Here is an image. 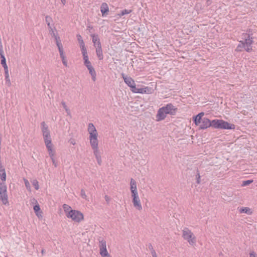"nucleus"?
I'll return each mask as SVG.
<instances>
[{
	"mask_svg": "<svg viewBox=\"0 0 257 257\" xmlns=\"http://www.w3.org/2000/svg\"><path fill=\"white\" fill-rule=\"evenodd\" d=\"M87 131L89 134V140L90 145L93 150L94 155L95 157L97 163L101 164V157L98 149V132L92 123L88 124Z\"/></svg>",
	"mask_w": 257,
	"mask_h": 257,
	"instance_id": "nucleus-1",
	"label": "nucleus"
},
{
	"mask_svg": "<svg viewBox=\"0 0 257 257\" xmlns=\"http://www.w3.org/2000/svg\"><path fill=\"white\" fill-rule=\"evenodd\" d=\"M212 126L214 128L233 130L235 125L231 124L222 119H213L211 121L207 118L204 117L199 124V128L204 130Z\"/></svg>",
	"mask_w": 257,
	"mask_h": 257,
	"instance_id": "nucleus-2",
	"label": "nucleus"
},
{
	"mask_svg": "<svg viewBox=\"0 0 257 257\" xmlns=\"http://www.w3.org/2000/svg\"><path fill=\"white\" fill-rule=\"evenodd\" d=\"M242 40L239 41V43L237 45L235 51L241 52L244 50L247 52H251L252 50V37L248 33H242Z\"/></svg>",
	"mask_w": 257,
	"mask_h": 257,
	"instance_id": "nucleus-3",
	"label": "nucleus"
},
{
	"mask_svg": "<svg viewBox=\"0 0 257 257\" xmlns=\"http://www.w3.org/2000/svg\"><path fill=\"white\" fill-rule=\"evenodd\" d=\"M182 237L190 245L194 246L196 245L197 241L196 237L188 227H184L182 230Z\"/></svg>",
	"mask_w": 257,
	"mask_h": 257,
	"instance_id": "nucleus-4",
	"label": "nucleus"
},
{
	"mask_svg": "<svg viewBox=\"0 0 257 257\" xmlns=\"http://www.w3.org/2000/svg\"><path fill=\"white\" fill-rule=\"evenodd\" d=\"M0 199L5 205L9 204L7 187L5 183H0Z\"/></svg>",
	"mask_w": 257,
	"mask_h": 257,
	"instance_id": "nucleus-5",
	"label": "nucleus"
},
{
	"mask_svg": "<svg viewBox=\"0 0 257 257\" xmlns=\"http://www.w3.org/2000/svg\"><path fill=\"white\" fill-rule=\"evenodd\" d=\"M68 218L71 219L76 222H80L84 219V216L82 213L76 210H74L70 213H68Z\"/></svg>",
	"mask_w": 257,
	"mask_h": 257,
	"instance_id": "nucleus-6",
	"label": "nucleus"
},
{
	"mask_svg": "<svg viewBox=\"0 0 257 257\" xmlns=\"http://www.w3.org/2000/svg\"><path fill=\"white\" fill-rule=\"evenodd\" d=\"M131 197L134 207L139 211L142 210L143 208L139 196L138 191L131 192Z\"/></svg>",
	"mask_w": 257,
	"mask_h": 257,
	"instance_id": "nucleus-7",
	"label": "nucleus"
},
{
	"mask_svg": "<svg viewBox=\"0 0 257 257\" xmlns=\"http://www.w3.org/2000/svg\"><path fill=\"white\" fill-rule=\"evenodd\" d=\"M122 77L125 83L131 88V90H134L136 87V83L134 80L131 77L125 75L124 74H121Z\"/></svg>",
	"mask_w": 257,
	"mask_h": 257,
	"instance_id": "nucleus-8",
	"label": "nucleus"
},
{
	"mask_svg": "<svg viewBox=\"0 0 257 257\" xmlns=\"http://www.w3.org/2000/svg\"><path fill=\"white\" fill-rule=\"evenodd\" d=\"M46 147L47 149L49 156H52L55 154V151L53 149V145L52 143L51 138L44 139Z\"/></svg>",
	"mask_w": 257,
	"mask_h": 257,
	"instance_id": "nucleus-9",
	"label": "nucleus"
},
{
	"mask_svg": "<svg viewBox=\"0 0 257 257\" xmlns=\"http://www.w3.org/2000/svg\"><path fill=\"white\" fill-rule=\"evenodd\" d=\"M41 126L44 139L51 138L50 131L49 130L48 126L46 124L44 121L41 123Z\"/></svg>",
	"mask_w": 257,
	"mask_h": 257,
	"instance_id": "nucleus-10",
	"label": "nucleus"
},
{
	"mask_svg": "<svg viewBox=\"0 0 257 257\" xmlns=\"http://www.w3.org/2000/svg\"><path fill=\"white\" fill-rule=\"evenodd\" d=\"M167 114L174 115L177 110L172 104L168 103L166 106L162 107Z\"/></svg>",
	"mask_w": 257,
	"mask_h": 257,
	"instance_id": "nucleus-11",
	"label": "nucleus"
},
{
	"mask_svg": "<svg viewBox=\"0 0 257 257\" xmlns=\"http://www.w3.org/2000/svg\"><path fill=\"white\" fill-rule=\"evenodd\" d=\"M52 37H54L55 40L56 44L58 48L59 51L63 50V45L61 43L60 38L58 35V33H52Z\"/></svg>",
	"mask_w": 257,
	"mask_h": 257,
	"instance_id": "nucleus-12",
	"label": "nucleus"
},
{
	"mask_svg": "<svg viewBox=\"0 0 257 257\" xmlns=\"http://www.w3.org/2000/svg\"><path fill=\"white\" fill-rule=\"evenodd\" d=\"M150 90L148 87L138 88L135 87L134 90H132V92L135 93H149Z\"/></svg>",
	"mask_w": 257,
	"mask_h": 257,
	"instance_id": "nucleus-13",
	"label": "nucleus"
},
{
	"mask_svg": "<svg viewBox=\"0 0 257 257\" xmlns=\"http://www.w3.org/2000/svg\"><path fill=\"white\" fill-rule=\"evenodd\" d=\"M163 107L159 109L156 115L157 120L158 121L164 120L166 117L167 113H166Z\"/></svg>",
	"mask_w": 257,
	"mask_h": 257,
	"instance_id": "nucleus-14",
	"label": "nucleus"
},
{
	"mask_svg": "<svg viewBox=\"0 0 257 257\" xmlns=\"http://www.w3.org/2000/svg\"><path fill=\"white\" fill-rule=\"evenodd\" d=\"M100 12L102 17H106L109 12V8L106 3H103L100 6Z\"/></svg>",
	"mask_w": 257,
	"mask_h": 257,
	"instance_id": "nucleus-15",
	"label": "nucleus"
},
{
	"mask_svg": "<svg viewBox=\"0 0 257 257\" xmlns=\"http://www.w3.org/2000/svg\"><path fill=\"white\" fill-rule=\"evenodd\" d=\"M92 42L93 43L94 46L96 49L97 48H100L101 47V43L99 39L98 38L97 35L93 34L91 35Z\"/></svg>",
	"mask_w": 257,
	"mask_h": 257,
	"instance_id": "nucleus-16",
	"label": "nucleus"
},
{
	"mask_svg": "<svg viewBox=\"0 0 257 257\" xmlns=\"http://www.w3.org/2000/svg\"><path fill=\"white\" fill-rule=\"evenodd\" d=\"M204 115V113L202 112L193 117V121L196 125H199L202 120V117Z\"/></svg>",
	"mask_w": 257,
	"mask_h": 257,
	"instance_id": "nucleus-17",
	"label": "nucleus"
},
{
	"mask_svg": "<svg viewBox=\"0 0 257 257\" xmlns=\"http://www.w3.org/2000/svg\"><path fill=\"white\" fill-rule=\"evenodd\" d=\"M32 202L33 203L35 202L36 203V204L34 206V210L36 215L38 217L41 216V212L40 211V205L38 204V203L37 202V200L33 198Z\"/></svg>",
	"mask_w": 257,
	"mask_h": 257,
	"instance_id": "nucleus-18",
	"label": "nucleus"
},
{
	"mask_svg": "<svg viewBox=\"0 0 257 257\" xmlns=\"http://www.w3.org/2000/svg\"><path fill=\"white\" fill-rule=\"evenodd\" d=\"M130 191L131 192L138 191L136 181L133 178L130 180Z\"/></svg>",
	"mask_w": 257,
	"mask_h": 257,
	"instance_id": "nucleus-19",
	"label": "nucleus"
},
{
	"mask_svg": "<svg viewBox=\"0 0 257 257\" xmlns=\"http://www.w3.org/2000/svg\"><path fill=\"white\" fill-rule=\"evenodd\" d=\"M59 52L60 56V57L61 58L63 64L65 66L67 67V66H68L67 65V60L66 59V57L65 55L64 54V50H61V51H59Z\"/></svg>",
	"mask_w": 257,
	"mask_h": 257,
	"instance_id": "nucleus-20",
	"label": "nucleus"
},
{
	"mask_svg": "<svg viewBox=\"0 0 257 257\" xmlns=\"http://www.w3.org/2000/svg\"><path fill=\"white\" fill-rule=\"evenodd\" d=\"M99 251L106 250V243L105 240L101 239L99 240Z\"/></svg>",
	"mask_w": 257,
	"mask_h": 257,
	"instance_id": "nucleus-21",
	"label": "nucleus"
},
{
	"mask_svg": "<svg viewBox=\"0 0 257 257\" xmlns=\"http://www.w3.org/2000/svg\"><path fill=\"white\" fill-rule=\"evenodd\" d=\"M63 208L64 209V212L67 217L68 216V213H70L71 211L74 210L71 209V207L69 205L66 204L63 205Z\"/></svg>",
	"mask_w": 257,
	"mask_h": 257,
	"instance_id": "nucleus-22",
	"label": "nucleus"
},
{
	"mask_svg": "<svg viewBox=\"0 0 257 257\" xmlns=\"http://www.w3.org/2000/svg\"><path fill=\"white\" fill-rule=\"evenodd\" d=\"M96 53L97 57L98 58L99 60H102L103 59V55H102V51L101 49V47L100 48H97L96 49Z\"/></svg>",
	"mask_w": 257,
	"mask_h": 257,
	"instance_id": "nucleus-23",
	"label": "nucleus"
},
{
	"mask_svg": "<svg viewBox=\"0 0 257 257\" xmlns=\"http://www.w3.org/2000/svg\"><path fill=\"white\" fill-rule=\"evenodd\" d=\"M0 172H1V174H0L1 179L3 181H5L6 180V173L5 169L1 168Z\"/></svg>",
	"mask_w": 257,
	"mask_h": 257,
	"instance_id": "nucleus-24",
	"label": "nucleus"
},
{
	"mask_svg": "<svg viewBox=\"0 0 257 257\" xmlns=\"http://www.w3.org/2000/svg\"><path fill=\"white\" fill-rule=\"evenodd\" d=\"M132 10L124 9V10H122L119 14H118V16L119 17H121L123 16H124V15L130 14L131 13H132Z\"/></svg>",
	"mask_w": 257,
	"mask_h": 257,
	"instance_id": "nucleus-25",
	"label": "nucleus"
},
{
	"mask_svg": "<svg viewBox=\"0 0 257 257\" xmlns=\"http://www.w3.org/2000/svg\"><path fill=\"white\" fill-rule=\"evenodd\" d=\"M239 212L240 213H247L248 214H250L251 213V212L250 211V209L249 208H248V207H243V208H241L239 210Z\"/></svg>",
	"mask_w": 257,
	"mask_h": 257,
	"instance_id": "nucleus-26",
	"label": "nucleus"
},
{
	"mask_svg": "<svg viewBox=\"0 0 257 257\" xmlns=\"http://www.w3.org/2000/svg\"><path fill=\"white\" fill-rule=\"evenodd\" d=\"M89 72L91 76L92 79L93 81H95L96 79V74L94 69L90 70Z\"/></svg>",
	"mask_w": 257,
	"mask_h": 257,
	"instance_id": "nucleus-27",
	"label": "nucleus"
},
{
	"mask_svg": "<svg viewBox=\"0 0 257 257\" xmlns=\"http://www.w3.org/2000/svg\"><path fill=\"white\" fill-rule=\"evenodd\" d=\"M45 20H46V23L47 24L48 26L52 31V27L51 26V23L52 21V18L50 16H47L45 17Z\"/></svg>",
	"mask_w": 257,
	"mask_h": 257,
	"instance_id": "nucleus-28",
	"label": "nucleus"
},
{
	"mask_svg": "<svg viewBox=\"0 0 257 257\" xmlns=\"http://www.w3.org/2000/svg\"><path fill=\"white\" fill-rule=\"evenodd\" d=\"M61 104L63 106V107H64V108L65 109L66 113H67V114L68 115H70V114H71V112H70V109H69V108L67 107L66 103L65 101H62L61 102Z\"/></svg>",
	"mask_w": 257,
	"mask_h": 257,
	"instance_id": "nucleus-29",
	"label": "nucleus"
},
{
	"mask_svg": "<svg viewBox=\"0 0 257 257\" xmlns=\"http://www.w3.org/2000/svg\"><path fill=\"white\" fill-rule=\"evenodd\" d=\"M23 180L24 181L26 188L29 191L31 192V185H30V184L29 181L25 178H24Z\"/></svg>",
	"mask_w": 257,
	"mask_h": 257,
	"instance_id": "nucleus-30",
	"label": "nucleus"
},
{
	"mask_svg": "<svg viewBox=\"0 0 257 257\" xmlns=\"http://www.w3.org/2000/svg\"><path fill=\"white\" fill-rule=\"evenodd\" d=\"M82 54L83 57L84 63L89 61V58L87 53V50H84L82 52Z\"/></svg>",
	"mask_w": 257,
	"mask_h": 257,
	"instance_id": "nucleus-31",
	"label": "nucleus"
},
{
	"mask_svg": "<svg viewBox=\"0 0 257 257\" xmlns=\"http://www.w3.org/2000/svg\"><path fill=\"white\" fill-rule=\"evenodd\" d=\"M1 58V64L2 65L3 67H5L6 66H7V63H6V60L5 58V57L4 56V54L0 55Z\"/></svg>",
	"mask_w": 257,
	"mask_h": 257,
	"instance_id": "nucleus-32",
	"label": "nucleus"
},
{
	"mask_svg": "<svg viewBox=\"0 0 257 257\" xmlns=\"http://www.w3.org/2000/svg\"><path fill=\"white\" fill-rule=\"evenodd\" d=\"M31 182L34 187H35V189L38 190L39 189V185L38 181L37 180L34 179L32 180Z\"/></svg>",
	"mask_w": 257,
	"mask_h": 257,
	"instance_id": "nucleus-33",
	"label": "nucleus"
},
{
	"mask_svg": "<svg viewBox=\"0 0 257 257\" xmlns=\"http://www.w3.org/2000/svg\"><path fill=\"white\" fill-rule=\"evenodd\" d=\"M99 253L102 257H111L107 249L104 251H99Z\"/></svg>",
	"mask_w": 257,
	"mask_h": 257,
	"instance_id": "nucleus-34",
	"label": "nucleus"
},
{
	"mask_svg": "<svg viewBox=\"0 0 257 257\" xmlns=\"http://www.w3.org/2000/svg\"><path fill=\"white\" fill-rule=\"evenodd\" d=\"M5 76V80H6V84L10 87L11 85V82L10 78L9 75H6Z\"/></svg>",
	"mask_w": 257,
	"mask_h": 257,
	"instance_id": "nucleus-35",
	"label": "nucleus"
},
{
	"mask_svg": "<svg viewBox=\"0 0 257 257\" xmlns=\"http://www.w3.org/2000/svg\"><path fill=\"white\" fill-rule=\"evenodd\" d=\"M55 154H53L52 156H49L51 160H52V163L53 164V165L55 167H57V163L56 162V161L55 159Z\"/></svg>",
	"mask_w": 257,
	"mask_h": 257,
	"instance_id": "nucleus-36",
	"label": "nucleus"
},
{
	"mask_svg": "<svg viewBox=\"0 0 257 257\" xmlns=\"http://www.w3.org/2000/svg\"><path fill=\"white\" fill-rule=\"evenodd\" d=\"M79 43L82 52H83L84 50H86V49L85 47L84 42H83V40H81L80 42Z\"/></svg>",
	"mask_w": 257,
	"mask_h": 257,
	"instance_id": "nucleus-37",
	"label": "nucleus"
},
{
	"mask_svg": "<svg viewBox=\"0 0 257 257\" xmlns=\"http://www.w3.org/2000/svg\"><path fill=\"white\" fill-rule=\"evenodd\" d=\"M253 182L252 180H245L242 182V186H245L249 185L250 183H251Z\"/></svg>",
	"mask_w": 257,
	"mask_h": 257,
	"instance_id": "nucleus-38",
	"label": "nucleus"
},
{
	"mask_svg": "<svg viewBox=\"0 0 257 257\" xmlns=\"http://www.w3.org/2000/svg\"><path fill=\"white\" fill-rule=\"evenodd\" d=\"M200 178L201 176L200 175V173L198 171H197V173L196 175V183L197 184H199L200 183Z\"/></svg>",
	"mask_w": 257,
	"mask_h": 257,
	"instance_id": "nucleus-39",
	"label": "nucleus"
},
{
	"mask_svg": "<svg viewBox=\"0 0 257 257\" xmlns=\"http://www.w3.org/2000/svg\"><path fill=\"white\" fill-rule=\"evenodd\" d=\"M80 195L82 198L85 199H87V195L85 193V191L83 189L81 190Z\"/></svg>",
	"mask_w": 257,
	"mask_h": 257,
	"instance_id": "nucleus-40",
	"label": "nucleus"
},
{
	"mask_svg": "<svg viewBox=\"0 0 257 257\" xmlns=\"http://www.w3.org/2000/svg\"><path fill=\"white\" fill-rule=\"evenodd\" d=\"M148 248L150 249V250L151 251V254L153 253V252H156L155 249L153 248V245L151 243H149L148 244Z\"/></svg>",
	"mask_w": 257,
	"mask_h": 257,
	"instance_id": "nucleus-41",
	"label": "nucleus"
},
{
	"mask_svg": "<svg viewBox=\"0 0 257 257\" xmlns=\"http://www.w3.org/2000/svg\"><path fill=\"white\" fill-rule=\"evenodd\" d=\"M4 70H5V76L9 75V69H8V66L4 67Z\"/></svg>",
	"mask_w": 257,
	"mask_h": 257,
	"instance_id": "nucleus-42",
	"label": "nucleus"
},
{
	"mask_svg": "<svg viewBox=\"0 0 257 257\" xmlns=\"http://www.w3.org/2000/svg\"><path fill=\"white\" fill-rule=\"evenodd\" d=\"M4 54L2 42L0 43V55Z\"/></svg>",
	"mask_w": 257,
	"mask_h": 257,
	"instance_id": "nucleus-43",
	"label": "nucleus"
},
{
	"mask_svg": "<svg viewBox=\"0 0 257 257\" xmlns=\"http://www.w3.org/2000/svg\"><path fill=\"white\" fill-rule=\"evenodd\" d=\"M249 257H257V254L254 251L249 253Z\"/></svg>",
	"mask_w": 257,
	"mask_h": 257,
	"instance_id": "nucleus-44",
	"label": "nucleus"
},
{
	"mask_svg": "<svg viewBox=\"0 0 257 257\" xmlns=\"http://www.w3.org/2000/svg\"><path fill=\"white\" fill-rule=\"evenodd\" d=\"M104 199H105V201H106V202L107 203H109V202L110 200V198L108 195H105L104 196Z\"/></svg>",
	"mask_w": 257,
	"mask_h": 257,
	"instance_id": "nucleus-45",
	"label": "nucleus"
},
{
	"mask_svg": "<svg viewBox=\"0 0 257 257\" xmlns=\"http://www.w3.org/2000/svg\"><path fill=\"white\" fill-rule=\"evenodd\" d=\"M84 64L85 66L87 68H88V67H90V66H91V65H91V62H90L89 61H88V62H85V63H84Z\"/></svg>",
	"mask_w": 257,
	"mask_h": 257,
	"instance_id": "nucleus-46",
	"label": "nucleus"
},
{
	"mask_svg": "<svg viewBox=\"0 0 257 257\" xmlns=\"http://www.w3.org/2000/svg\"><path fill=\"white\" fill-rule=\"evenodd\" d=\"M69 141L70 144H72L73 145H75L76 144L75 141L74 139H71Z\"/></svg>",
	"mask_w": 257,
	"mask_h": 257,
	"instance_id": "nucleus-47",
	"label": "nucleus"
},
{
	"mask_svg": "<svg viewBox=\"0 0 257 257\" xmlns=\"http://www.w3.org/2000/svg\"><path fill=\"white\" fill-rule=\"evenodd\" d=\"M77 37L78 41L79 43H80L81 41V40H82L81 36L80 35H77Z\"/></svg>",
	"mask_w": 257,
	"mask_h": 257,
	"instance_id": "nucleus-48",
	"label": "nucleus"
},
{
	"mask_svg": "<svg viewBox=\"0 0 257 257\" xmlns=\"http://www.w3.org/2000/svg\"><path fill=\"white\" fill-rule=\"evenodd\" d=\"M61 2L63 5H65L66 3V0H61Z\"/></svg>",
	"mask_w": 257,
	"mask_h": 257,
	"instance_id": "nucleus-49",
	"label": "nucleus"
},
{
	"mask_svg": "<svg viewBox=\"0 0 257 257\" xmlns=\"http://www.w3.org/2000/svg\"><path fill=\"white\" fill-rule=\"evenodd\" d=\"M153 257H157L156 252H153V253L151 254Z\"/></svg>",
	"mask_w": 257,
	"mask_h": 257,
	"instance_id": "nucleus-50",
	"label": "nucleus"
},
{
	"mask_svg": "<svg viewBox=\"0 0 257 257\" xmlns=\"http://www.w3.org/2000/svg\"><path fill=\"white\" fill-rule=\"evenodd\" d=\"M87 68L88 69V70L89 71H90V70H92V69H94V68L93 67V66H92V65H91V66H90V67H89Z\"/></svg>",
	"mask_w": 257,
	"mask_h": 257,
	"instance_id": "nucleus-51",
	"label": "nucleus"
},
{
	"mask_svg": "<svg viewBox=\"0 0 257 257\" xmlns=\"http://www.w3.org/2000/svg\"><path fill=\"white\" fill-rule=\"evenodd\" d=\"M44 249H42V251H41V252L42 254H44Z\"/></svg>",
	"mask_w": 257,
	"mask_h": 257,
	"instance_id": "nucleus-52",
	"label": "nucleus"
}]
</instances>
